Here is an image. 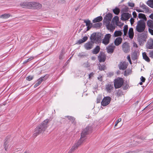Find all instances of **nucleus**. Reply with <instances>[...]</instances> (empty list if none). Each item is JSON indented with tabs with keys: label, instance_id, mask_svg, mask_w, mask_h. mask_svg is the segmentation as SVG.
I'll list each match as a JSON object with an SVG mask.
<instances>
[{
	"label": "nucleus",
	"instance_id": "nucleus-16",
	"mask_svg": "<svg viewBox=\"0 0 153 153\" xmlns=\"http://www.w3.org/2000/svg\"><path fill=\"white\" fill-rule=\"evenodd\" d=\"M146 47L149 49H153V39H150L148 40Z\"/></svg>",
	"mask_w": 153,
	"mask_h": 153
},
{
	"label": "nucleus",
	"instance_id": "nucleus-44",
	"mask_svg": "<svg viewBox=\"0 0 153 153\" xmlns=\"http://www.w3.org/2000/svg\"><path fill=\"white\" fill-rule=\"evenodd\" d=\"M64 54L63 51V50L62 51L59 56V59H61L63 58Z\"/></svg>",
	"mask_w": 153,
	"mask_h": 153
},
{
	"label": "nucleus",
	"instance_id": "nucleus-59",
	"mask_svg": "<svg viewBox=\"0 0 153 153\" xmlns=\"http://www.w3.org/2000/svg\"><path fill=\"white\" fill-rule=\"evenodd\" d=\"M133 15L134 18H136V17L137 16V14L135 12H133Z\"/></svg>",
	"mask_w": 153,
	"mask_h": 153
},
{
	"label": "nucleus",
	"instance_id": "nucleus-52",
	"mask_svg": "<svg viewBox=\"0 0 153 153\" xmlns=\"http://www.w3.org/2000/svg\"><path fill=\"white\" fill-rule=\"evenodd\" d=\"M121 121V119L120 118L115 123V124L114 125V127H115L117 125L118 123Z\"/></svg>",
	"mask_w": 153,
	"mask_h": 153
},
{
	"label": "nucleus",
	"instance_id": "nucleus-21",
	"mask_svg": "<svg viewBox=\"0 0 153 153\" xmlns=\"http://www.w3.org/2000/svg\"><path fill=\"white\" fill-rule=\"evenodd\" d=\"M115 46L113 45H111L108 46L107 48V51L108 53H112L114 50Z\"/></svg>",
	"mask_w": 153,
	"mask_h": 153
},
{
	"label": "nucleus",
	"instance_id": "nucleus-12",
	"mask_svg": "<svg viewBox=\"0 0 153 153\" xmlns=\"http://www.w3.org/2000/svg\"><path fill=\"white\" fill-rule=\"evenodd\" d=\"M128 66V63L126 62H121L119 65V68L120 70H125Z\"/></svg>",
	"mask_w": 153,
	"mask_h": 153
},
{
	"label": "nucleus",
	"instance_id": "nucleus-24",
	"mask_svg": "<svg viewBox=\"0 0 153 153\" xmlns=\"http://www.w3.org/2000/svg\"><path fill=\"white\" fill-rule=\"evenodd\" d=\"M44 77H40L37 80L38 82L34 85V87L36 88L38 86H39L43 80H45L44 79Z\"/></svg>",
	"mask_w": 153,
	"mask_h": 153
},
{
	"label": "nucleus",
	"instance_id": "nucleus-31",
	"mask_svg": "<svg viewBox=\"0 0 153 153\" xmlns=\"http://www.w3.org/2000/svg\"><path fill=\"white\" fill-rule=\"evenodd\" d=\"M122 34V32L120 30L116 31L114 33V35L115 37H117L121 36Z\"/></svg>",
	"mask_w": 153,
	"mask_h": 153
},
{
	"label": "nucleus",
	"instance_id": "nucleus-53",
	"mask_svg": "<svg viewBox=\"0 0 153 153\" xmlns=\"http://www.w3.org/2000/svg\"><path fill=\"white\" fill-rule=\"evenodd\" d=\"M127 59L128 60L129 62V63L130 64H132V62L130 56V55H128L127 56Z\"/></svg>",
	"mask_w": 153,
	"mask_h": 153
},
{
	"label": "nucleus",
	"instance_id": "nucleus-15",
	"mask_svg": "<svg viewBox=\"0 0 153 153\" xmlns=\"http://www.w3.org/2000/svg\"><path fill=\"white\" fill-rule=\"evenodd\" d=\"M84 22L86 23V26L87 27L86 31L89 30L91 27L92 24L91 22V21L88 19L87 20H84Z\"/></svg>",
	"mask_w": 153,
	"mask_h": 153
},
{
	"label": "nucleus",
	"instance_id": "nucleus-18",
	"mask_svg": "<svg viewBox=\"0 0 153 153\" xmlns=\"http://www.w3.org/2000/svg\"><path fill=\"white\" fill-rule=\"evenodd\" d=\"M98 58L100 62H104L106 59L105 55L103 53H100L98 56Z\"/></svg>",
	"mask_w": 153,
	"mask_h": 153
},
{
	"label": "nucleus",
	"instance_id": "nucleus-1",
	"mask_svg": "<svg viewBox=\"0 0 153 153\" xmlns=\"http://www.w3.org/2000/svg\"><path fill=\"white\" fill-rule=\"evenodd\" d=\"M49 122V120L46 119L39 125L35 129L33 134V136L36 137L38 134L44 132L48 127V123Z\"/></svg>",
	"mask_w": 153,
	"mask_h": 153
},
{
	"label": "nucleus",
	"instance_id": "nucleus-9",
	"mask_svg": "<svg viewBox=\"0 0 153 153\" xmlns=\"http://www.w3.org/2000/svg\"><path fill=\"white\" fill-rule=\"evenodd\" d=\"M123 51L125 53H127L130 50V46L129 43L127 42H125L122 45Z\"/></svg>",
	"mask_w": 153,
	"mask_h": 153
},
{
	"label": "nucleus",
	"instance_id": "nucleus-62",
	"mask_svg": "<svg viewBox=\"0 0 153 153\" xmlns=\"http://www.w3.org/2000/svg\"><path fill=\"white\" fill-rule=\"evenodd\" d=\"M150 32L152 35H153V30H151L150 31Z\"/></svg>",
	"mask_w": 153,
	"mask_h": 153
},
{
	"label": "nucleus",
	"instance_id": "nucleus-2",
	"mask_svg": "<svg viewBox=\"0 0 153 153\" xmlns=\"http://www.w3.org/2000/svg\"><path fill=\"white\" fill-rule=\"evenodd\" d=\"M145 28V23L142 20L138 21L136 26V30L139 32H142L143 31Z\"/></svg>",
	"mask_w": 153,
	"mask_h": 153
},
{
	"label": "nucleus",
	"instance_id": "nucleus-61",
	"mask_svg": "<svg viewBox=\"0 0 153 153\" xmlns=\"http://www.w3.org/2000/svg\"><path fill=\"white\" fill-rule=\"evenodd\" d=\"M136 10L137 11L139 12H143V10H140V9H137V10Z\"/></svg>",
	"mask_w": 153,
	"mask_h": 153
},
{
	"label": "nucleus",
	"instance_id": "nucleus-3",
	"mask_svg": "<svg viewBox=\"0 0 153 153\" xmlns=\"http://www.w3.org/2000/svg\"><path fill=\"white\" fill-rule=\"evenodd\" d=\"M101 34L99 33H94L92 34L90 39L91 42L94 43H97L100 42L101 40Z\"/></svg>",
	"mask_w": 153,
	"mask_h": 153
},
{
	"label": "nucleus",
	"instance_id": "nucleus-10",
	"mask_svg": "<svg viewBox=\"0 0 153 153\" xmlns=\"http://www.w3.org/2000/svg\"><path fill=\"white\" fill-rule=\"evenodd\" d=\"M83 142L82 141H80V140H79L78 142L72 146L68 153H70L73 152L74 150L77 149L79 146L81 145Z\"/></svg>",
	"mask_w": 153,
	"mask_h": 153
},
{
	"label": "nucleus",
	"instance_id": "nucleus-4",
	"mask_svg": "<svg viewBox=\"0 0 153 153\" xmlns=\"http://www.w3.org/2000/svg\"><path fill=\"white\" fill-rule=\"evenodd\" d=\"M114 81V86L116 89L121 87L124 82L123 80L121 78H118L115 79Z\"/></svg>",
	"mask_w": 153,
	"mask_h": 153
},
{
	"label": "nucleus",
	"instance_id": "nucleus-25",
	"mask_svg": "<svg viewBox=\"0 0 153 153\" xmlns=\"http://www.w3.org/2000/svg\"><path fill=\"white\" fill-rule=\"evenodd\" d=\"M131 58L133 60H134L137 59V52L134 51L131 53Z\"/></svg>",
	"mask_w": 153,
	"mask_h": 153
},
{
	"label": "nucleus",
	"instance_id": "nucleus-40",
	"mask_svg": "<svg viewBox=\"0 0 153 153\" xmlns=\"http://www.w3.org/2000/svg\"><path fill=\"white\" fill-rule=\"evenodd\" d=\"M119 21V17L118 16H116L112 19V22L115 23L116 24Z\"/></svg>",
	"mask_w": 153,
	"mask_h": 153
},
{
	"label": "nucleus",
	"instance_id": "nucleus-56",
	"mask_svg": "<svg viewBox=\"0 0 153 153\" xmlns=\"http://www.w3.org/2000/svg\"><path fill=\"white\" fill-rule=\"evenodd\" d=\"M97 79L100 81H101L102 80V76L101 75H99L97 77Z\"/></svg>",
	"mask_w": 153,
	"mask_h": 153
},
{
	"label": "nucleus",
	"instance_id": "nucleus-26",
	"mask_svg": "<svg viewBox=\"0 0 153 153\" xmlns=\"http://www.w3.org/2000/svg\"><path fill=\"white\" fill-rule=\"evenodd\" d=\"M102 20V17L101 16H99L95 18L92 21V22L94 23L97 22H100Z\"/></svg>",
	"mask_w": 153,
	"mask_h": 153
},
{
	"label": "nucleus",
	"instance_id": "nucleus-50",
	"mask_svg": "<svg viewBox=\"0 0 153 153\" xmlns=\"http://www.w3.org/2000/svg\"><path fill=\"white\" fill-rule=\"evenodd\" d=\"M102 99V97L101 96L99 95L97 98V103H99L100 100Z\"/></svg>",
	"mask_w": 153,
	"mask_h": 153
},
{
	"label": "nucleus",
	"instance_id": "nucleus-13",
	"mask_svg": "<svg viewBox=\"0 0 153 153\" xmlns=\"http://www.w3.org/2000/svg\"><path fill=\"white\" fill-rule=\"evenodd\" d=\"M131 16V15L128 13H124L122 14L121 19L122 20L125 21L128 20Z\"/></svg>",
	"mask_w": 153,
	"mask_h": 153
},
{
	"label": "nucleus",
	"instance_id": "nucleus-28",
	"mask_svg": "<svg viewBox=\"0 0 153 153\" xmlns=\"http://www.w3.org/2000/svg\"><path fill=\"white\" fill-rule=\"evenodd\" d=\"M100 51V47L99 46H97L93 50L92 53L94 54H97Z\"/></svg>",
	"mask_w": 153,
	"mask_h": 153
},
{
	"label": "nucleus",
	"instance_id": "nucleus-17",
	"mask_svg": "<svg viewBox=\"0 0 153 153\" xmlns=\"http://www.w3.org/2000/svg\"><path fill=\"white\" fill-rule=\"evenodd\" d=\"M140 7L143 9V12L147 13L149 12V8L143 4H140Z\"/></svg>",
	"mask_w": 153,
	"mask_h": 153
},
{
	"label": "nucleus",
	"instance_id": "nucleus-41",
	"mask_svg": "<svg viewBox=\"0 0 153 153\" xmlns=\"http://www.w3.org/2000/svg\"><path fill=\"white\" fill-rule=\"evenodd\" d=\"M102 25V23L100 22H98L94 24L93 25L94 27L95 28L99 27Z\"/></svg>",
	"mask_w": 153,
	"mask_h": 153
},
{
	"label": "nucleus",
	"instance_id": "nucleus-29",
	"mask_svg": "<svg viewBox=\"0 0 153 153\" xmlns=\"http://www.w3.org/2000/svg\"><path fill=\"white\" fill-rule=\"evenodd\" d=\"M143 58L147 62H149L150 61V59L146 55L145 52H143L142 53Z\"/></svg>",
	"mask_w": 153,
	"mask_h": 153
},
{
	"label": "nucleus",
	"instance_id": "nucleus-42",
	"mask_svg": "<svg viewBox=\"0 0 153 153\" xmlns=\"http://www.w3.org/2000/svg\"><path fill=\"white\" fill-rule=\"evenodd\" d=\"M98 67L99 68V69L100 71L104 70L105 68V65H101L100 64H99Z\"/></svg>",
	"mask_w": 153,
	"mask_h": 153
},
{
	"label": "nucleus",
	"instance_id": "nucleus-60",
	"mask_svg": "<svg viewBox=\"0 0 153 153\" xmlns=\"http://www.w3.org/2000/svg\"><path fill=\"white\" fill-rule=\"evenodd\" d=\"M149 17L153 20V13H152L149 16Z\"/></svg>",
	"mask_w": 153,
	"mask_h": 153
},
{
	"label": "nucleus",
	"instance_id": "nucleus-32",
	"mask_svg": "<svg viewBox=\"0 0 153 153\" xmlns=\"http://www.w3.org/2000/svg\"><path fill=\"white\" fill-rule=\"evenodd\" d=\"M148 26L151 28H153V21L152 20H148L147 22Z\"/></svg>",
	"mask_w": 153,
	"mask_h": 153
},
{
	"label": "nucleus",
	"instance_id": "nucleus-37",
	"mask_svg": "<svg viewBox=\"0 0 153 153\" xmlns=\"http://www.w3.org/2000/svg\"><path fill=\"white\" fill-rule=\"evenodd\" d=\"M112 17V16L111 13H108L107 14L104 19H109L111 21V20Z\"/></svg>",
	"mask_w": 153,
	"mask_h": 153
},
{
	"label": "nucleus",
	"instance_id": "nucleus-43",
	"mask_svg": "<svg viewBox=\"0 0 153 153\" xmlns=\"http://www.w3.org/2000/svg\"><path fill=\"white\" fill-rule=\"evenodd\" d=\"M131 70H126L124 72V75L125 76H127L131 73Z\"/></svg>",
	"mask_w": 153,
	"mask_h": 153
},
{
	"label": "nucleus",
	"instance_id": "nucleus-5",
	"mask_svg": "<svg viewBox=\"0 0 153 153\" xmlns=\"http://www.w3.org/2000/svg\"><path fill=\"white\" fill-rule=\"evenodd\" d=\"M12 140L7 138L4 143V146L5 150L7 151L8 149L10 148L13 144Z\"/></svg>",
	"mask_w": 153,
	"mask_h": 153
},
{
	"label": "nucleus",
	"instance_id": "nucleus-46",
	"mask_svg": "<svg viewBox=\"0 0 153 153\" xmlns=\"http://www.w3.org/2000/svg\"><path fill=\"white\" fill-rule=\"evenodd\" d=\"M33 78V76H30L26 78V80L30 81L32 80Z\"/></svg>",
	"mask_w": 153,
	"mask_h": 153
},
{
	"label": "nucleus",
	"instance_id": "nucleus-33",
	"mask_svg": "<svg viewBox=\"0 0 153 153\" xmlns=\"http://www.w3.org/2000/svg\"><path fill=\"white\" fill-rule=\"evenodd\" d=\"M10 16V15L9 14H4L1 15L0 16V18L6 19L9 18Z\"/></svg>",
	"mask_w": 153,
	"mask_h": 153
},
{
	"label": "nucleus",
	"instance_id": "nucleus-55",
	"mask_svg": "<svg viewBox=\"0 0 153 153\" xmlns=\"http://www.w3.org/2000/svg\"><path fill=\"white\" fill-rule=\"evenodd\" d=\"M140 79L142 82H144L145 80V79L143 76H141Z\"/></svg>",
	"mask_w": 153,
	"mask_h": 153
},
{
	"label": "nucleus",
	"instance_id": "nucleus-30",
	"mask_svg": "<svg viewBox=\"0 0 153 153\" xmlns=\"http://www.w3.org/2000/svg\"><path fill=\"white\" fill-rule=\"evenodd\" d=\"M88 39V38L87 36H84L82 39H79L78 43L79 44H81L85 42Z\"/></svg>",
	"mask_w": 153,
	"mask_h": 153
},
{
	"label": "nucleus",
	"instance_id": "nucleus-39",
	"mask_svg": "<svg viewBox=\"0 0 153 153\" xmlns=\"http://www.w3.org/2000/svg\"><path fill=\"white\" fill-rule=\"evenodd\" d=\"M114 13L116 15H117L120 12V9L117 7H116L113 10Z\"/></svg>",
	"mask_w": 153,
	"mask_h": 153
},
{
	"label": "nucleus",
	"instance_id": "nucleus-6",
	"mask_svg": "<svg viewBox=\"0 0 153 153\" xmlns=\"http://www.w3.org/2000/svg\"><path fill=\"white\" fill-rule=\"evenodd\" d=\"M42 7V4L38 3L35 2H30V8L33 9H39Z\"/></svg>",
	"mask_w": 153,
	"mask_h": 153
},
{
	"label": "nucleus",
	"instance_id": "nucleus-27",
	"mask_svg": "<svg viewBox=\"0 0 153 153\" xmlns=\"http://www.w3.org/2000/svg\"><path fill=\"white\" fill-rule=\"evenodd\" d=\"M106 27L108 30H109L111 31H113L115 29V26L112 25L111 24L106 25Z\"/></svg>",
	"mask_w": 153,
	"mask_h": 153
},
{
	"label": "nucleus",
	"instance_id": "nucleus-23",
	"mask_svg": "<svg viewBox=\"0 0 153 153\" xmlns=\"http://www.w3.org/2000/svg\"><path fill=\"white\" fill-rule=\"evenodd\" d=\"M134 35L133 29L132 28H130L128 31V36L129 38L132 39L133 38Z\"/></svg>",
	"mask_w": 153,
	"mask_h": 153
},
{
	"label": "nucleus",
	"instance_id": "nucleus-58",
	"mask_svg": "<svg viewBox=\"0 0 153 153\" xmlns=\"http://www.w3.org/2000/svg\"><path fill=\"white\" fill-rule=\"evenodd\" d=\"M94 75V74L93 73H90V74H89V78H90L92 76H93Z\"/></svg>",
	"mask_w": 153,
	"mask_h": 153
},
{
	"label": "nucleus",
	"instance_id": "nucleus-20",
	"mask_svg": "<svg viewBox=\"0 0 153 153\" xmlns=\"http://www.w3.org/2000/svg\"><path fill=\"white\" fill-rule=\"evenodd\" d=\"M106 90L108 92L110 93L114 88L113 85L108 84L106 85Z\"/></svg>",
	"mask_w": 153,
	"mask_h": 153
},
{
	"label": "nucleus",
	"instance_id": "nucleus-64",
	"mask_svg": "<svg viewBox=\"0 0 153 153\" xmlns=\"http://www.w3.org/2000/svg\"><path fill=\"white\" fill-rule=\"evenodd\" d=\"M134 47H136V48H137V44H134Z\"/></svg>",
	"mask_w": 153,
	"mask_h": 153
},
{
	"label": "nucleus",
	"instance_id": "nucleus-11",
	"mask_svg": "<svg viewBox=\"0 0 153 153\" xmlns=\"http://www.w3.org/2000/svg\"><path fill=\"white\" fill-rule=\"evenodd\" d=\"M111 35L110 34H107L105 35L104 38L102 40V43L105 45L108 44L109 42V39L111 37Z\"/></svg>",
	"mask_w": 153,
	"mask_h": 153
},
{
	"label": "nucleus",
	"instance_id": "nucleus-36",
	"mask_svg": "<svg viewBox=\"0 0 153 153\" xmlns=\"http://www.w3.org/2000/svg\"><path fill=\"white\" fill-rule=\"evenodd\" d=\"M128 30V26L127 25H125L124 27L123 32L124 35L126 36Z\"/></svg>",
	"mask_w": 153,
	"mask_h": 153
},
{
	"label": "nucleus",
	"instance_id": "nucleus-22",
	"mask_svg": "<svg viewBox=\"0 0 153 153\" xmlns=\"http://www.w3.org/2000/svg\"><path fill=\"white\" fill-rule=\"evenodd\" d=\"M122 41V39L121 38H117L114 41V44L116 46H118L121 43Z\"/></svg>",
	"mask_w": 153,
	"mask_h": 153
},
{
	"label": "nucleus",
	"instance_id": "nucleus-19",
	"mask_svg": "<svg viewBox=\"0 0 153 153\" xmlns=\"http://www.w3.org/2000/svg\"><path fill=\"white\" fill-rule=\"evenodd\" d=\"M21 6L23 8H27L29 9L30 8V2H23L20 4Z\"/></svg>",
	"mask_w": 153,
	"mask_h": 153
},
{
	"label": "nucleus",
	"instance_id": "nucleus-35",
	"mask_svg": "<svg viewBox=\"0 0 153 153\" xmlns=\"http://www.w3.org/2000/svg\"><path fill=\"white\" fill-rule=\"evenodd\" d=\"M147 4L150 7L153 8V0H149L147 2Z\"/></svg>",
	"mask_w": 153,
	"mask_h": 153
},
{
	"label": "nucleus",
	"instance_id": "nucleus-47",
	"mask_svg": "<svg viewBox=\"0 0 153 153\" xmlns=\"http://www.w3.org/2000/svg\"><path fill=\"white\" fill-rule=\"evenodd\" d=\"M45 32H42V33L44 34H47V33L49 34V33H51V32L49 30L47 29H45L44 30Z\"/></svg>",
	"mask_w": 153,
	"mask_h": 153
},
{
	"label": "nucleus",
	"instance_id": "nucleus-34",
	"mask_svg": "<svg viewBox=\"0 0 153 153\" xmlns=\"http://www.w3.org/2000/svg\"><path fill=\"white\" fill-rule=\"evenodd\" d=\"M138 17L140 19H143L145 21L146 20V18L145 14L141 13L138 14Z\"/></svg>",
	"mask_w": 153,
	"mask_h": 153
},
{
	"label": "nucleus",
	"instance_id": "nucleus-8",
	"mask_svg": "<svg viewBox=\"0 0 153 153\" xmlns=\"http://www.w3.org/2000/svg\"><path fill=\"white\" fill-rule=\"evenodd\" d=\"M111 101V98L109 97H104L101 102V105L104 106H106L109 104Z\"/></svg>",
	"mask_w": 153,
	"mask_h": 153
},
{
	"label": "nucleus",
	"instance_id": "nucleus-54",
	"mask_svg": "<svg viewBox=\"0 0 153 153\" xmlns=\"http://www.w3.org/2000/svg\"><path fill=\"white\" fill-rule=\"evenodd\" d=\"M85 56V54L83 53H80L78 54V56L81 57Z\"/></svg>",
	"mask_w": 153,
	"mask_h": 153
},
{
	"label": "nucleus",
	"instance_id": "nucleus-57",
	"mask_svg": "<svg viewBox=\"0 0 153 153\" xmlns=\"http://www.w3.org/2000/svg\"><path fill=\"white\" fill-rule=\"evenodd\" d=\"M130 21L131 22V25L133 24L134 22V19L131 18L130 20Z\"/></svg>",
	"mask_w": 153,
	"mask_h": 153
},
{
	"label": "nucleus",
	"instance_id": "nucleus-7",
	"mask_svg": "<svg viewBox=\"0 0 153 153\" xmlns=\"http://www.w3.org/2000/svg\"><path fill=\"white\" fill-rule=\"evenodd\" d=\"M90 127H86L82 131L81 134V137L80 138V141H82L83 142L85 139V136L88 134V131Z\"/></svg>",
	"mask_w": 153,
	"mask_h": 153
},
{
	"label": "nucleus",
	"instance_id": "nucleus-63",
	"mask_svg": "<svg viewBox=\"0 0 153 153\" xmlns=\"http://www.w3.org/2000/svg\"><path fill=\"white\" fill-rule=\"evenodd\" d=\"M91 58L92 60H95V57H92Z\"/></svg>",
	"mask_w": 153,
	"mask_h": 153
},
{
	"label": "nucleus",
	"instance_id": "nucleus-48",
	"mask_svg": "<svg viewBox=\"0 0 153 153\" xmlns=\"http://www.w3.org/2000/svg\"><path fill=\"white\" fill-rule=\"evenodd\" d=\"M149 56L151 58H153V51H149Z\"/></svg>",
	"mask_w": 153,
	"mask_h": 153
},
{
	"label": "nucleus",
	"instance_id": "nucleus-49",
	"mask_svg": "<svg viewBox=\"0 0 153 153\" xmlns=\"http://www.w3.org/2000/svg\"><path fill=\"white\" fill-rule=\"evenodd\" d=\"M128 6L129 7H134V4L133 3L131 2H128Z\"/></svg>",
	"mask_w": 153,
	"mask_h": 153
},
{
	"label": "nucleus",
	"instance_id": "nucleus-51",
	"mask_svg": "<svg viewBox=\"0 0 153 153\" xmlns=\"http://www.w3.org/2000/svg\"><path fill=\"white\" fill-rule=\"evenodd\" d=\"M66 117H67L68 119L70 120H71V121H73L75 120V119L74 117L71 116H67Z\"/></svg>",
	"mask_w": 153,
	"mask_h": 153
},
{
	"label": "nucleus",
	"instance_id": "nucleus-38",
	"mask_svg": "<svg viewBox=\"0 0 153 153\" xmlns=\"http://www.w3.org/2000/svg\"><path fill=\"white\" fill-rule=\"evenodd\" d=\"M104 23L106 26V25H108L111 24V21L109 19H104Z\"/></svg>",
	"mask_w": 153,
	"mask_h": 153
},
{
	"label": "nucleus",
	"instance_id": "nucleus-14",
	"mask_svg": "<svg viewBox=\"0 0 153 153\" xmlns=\"http://www.w3.org/2000/svg\"><path fill=\"white\" fill-rule=\"evenodd\" d=\"M94 43L91 41L86 43L84 45V47L87 50H90L93 48Z\"/></svg>",
	"mask_w": 153,
	"mask_h": 153
},
{
	"label": "nucleus",
	"instance_id": "nucleus-45",
	"mask_svg": "<svg viewBox=\"0 0 153 153\" xmlns=\"http://www.w3.org/2000/svg\"><path fill=\"white\" fill-rule=\"evenodd\" d=\"M34 58L33 57V56L31 57L30 58H28L27 60L24 61L23 62V63H24V64L30 61L31 60L33 59Z\"/></svg>",
	"mask_w": 153,
	"mask_h": 153
}]
</instances>
